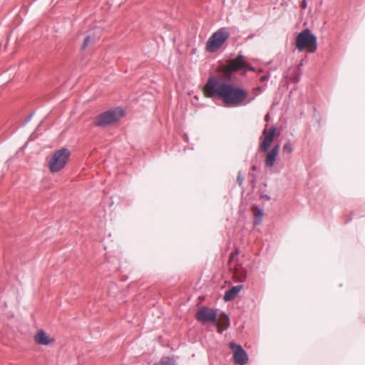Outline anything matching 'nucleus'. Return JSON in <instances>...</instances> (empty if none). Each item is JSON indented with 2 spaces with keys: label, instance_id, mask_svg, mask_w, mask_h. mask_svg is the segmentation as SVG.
<instances>
[{
  "label": "nucleus",
  "instance_id": "9",
  "mask_svg": "<svg viewBox=\"0 0 365 365\" xmlns=\"http://www.w3.org/2000/svg\"><path fill=\"white\" fill-rule=\"evenodd\" d=\"M229 346L233 352L234 361L236 364L244 365L248 361V355L241 345L230 342Z\"/></svg>",
  "mask_w": 365,
  "mask_h": 365
},
{
  "label": "nucleus",
  "instance_id": "18",
  "mask_svg": "<svg viewBox=\"0 0 365 365\" xmlns=\"http://www.w3.org/2000/svg\"><path fill=\"white\" fill-rule=\"evenodd\" d=\"M34 112L30 113V115L26 118V119L24 120L23 124H22L23 126H24L26 124H27L31 120V119L32 118V117L34 115Z\"/></svg>",
  "mask_w": 365,
  "mask_h": 365
},
{
  "label": "nucleus",
  "instance_id": "22",
  "mask_svg": "<svg viewBox=\"0 0 365 365\" xmlns=\"http://www.w3.org/2000/svg\"><path fill=\"white\" fill-rule=\"evenodd\" d=\"M257 96V93H256L255 96H253L252 97H251V98L249 99V101H247V103H251L252 101H253L255 99V98H256V96Z\"/></svg>",
  "mask_w": 365,
  "mask_h": 365
},
{
  "label": "nucleus",
  "instance_id": "7",
  "mask_svg": "<svg viewBox=\"0 0 365 365\" xmlns=\"http://www.w3.org/2000/svg\"><path fill=\"white\" fill-rule=\"evenodd\" d=\"M225 70L228 73H232L240 70L253 71L254 68L247 63L245 58L242 54H239L236 58L228 61Z\"/></svg>",
  "mask_w": 365,
  "mask_h": 365
},
{
  "label": "nucleus",
  "instance_id": "11",
  "mask_svg": "<svg viewBox=\"0 0 365 365\" xmlns=\"http://www.w3.org/2000/svg\"><path fill=\"white\" fill-rule=\"evenodd\" d=\"M243 285L239 284L236 286H233L230 289L225 292V295L223 297V299L225 302H230L235 298V297L239 294V292L242 289Z\"/></svg>",
  "mask_w": 365,
  "mask_h": 365
},
{
  "label": "nucleus",
  "instance_id": "25",
  "mask_svg": "<svg viewBox=\"0 0 365 365\" xmlns=\"http://www.w3.org/2000/svg\"><path fill=\"white\" fill-rule=\"evenodd\" d=\"M257 91H258L259 93H261V92L262 91V87H260V86H258V87L257 88Z\"/></svg>",
  "mask_w": 365,
  "mask_h": 365
},
{
  "label": "nucleus",
  "instance_id": "14",
  "mask_svg": "<svg viewBox=\"0 0 365 365\" xmlns=\"http://www.w3.org/2000/svg\"><path fill=\"white\" fill-rule=\"evenodd\" d=\"M155 365H178L175 360L173 357H164L156 363Z\"/></svg>",
  "mask_w": 365,
  "mask_h": 365
},
{
  "label": "nucleus",
  "instance_id": "15",
  "mask_svg": "<svg viewBox=\"0 0 365 365\" xmlns=\"http://www.w3.org/2000/svg\"><path fill=\"white\" fill-rule=\"evenodd\" d=\"M282 151L284 153H287V154H291L292 153L293 148H292V144L289 141L284 143V145H283V148H282Z\"/></svg>",
  "mask_w": 365,
  "mask_h": 365
},
{
  "label": "nucleus",
  "instance_id": "3",
  "mask_svg": "<svg viewBox=\"0 0 365 365\" xmlns=\"http://www.w3.org/2000/svg\"><path fill=\"white\" fill-rule=\"evenodd\" d=\"M296 49L299 52L306 50L308 53H313L317 48V38L309 29H305L296 37Z\"/></svg>",
  "mask_w": 365,
  "mask_h": 365
},
{
  "label": "nucleus",
  "instance_id": "23",
  "mask_svg": "<svg viewBox=\"0 0 365 365\" xmlns=\"http://www.w3.org/2000/svg\"><path fill=\"white\" fill-rule=\"evenodd\" d=\"M269 119H270V115H269V113L266 114V115H265V116H264V120H265L266 122H268V121L269 120Z\"/></svg>",
  "mask_w": 365,
  "mask_h": 365
},
{
  "label": "nucleus",
  "instance_id": "13",
  "mask_svg": "<svg viewBox=\"0 0 365 365\" xmlns=\"http://www.w3.org/2000/svg\"><path fill=\"white\" fill-rule=\"evenodd\" d=\"M255 212V225H259L262 222L263 217V210L259 208L258 206H255L253 207Z\"/></svg>",
  "mask_w": 365,
  "mask_h": 365
},
{
  "label": "nucleus",
  "instance_id": "8",
  "mask_svg": "<svg viewBox=\"0 0 365 365\" xmlns=\"http://www.w3.org/2000/svg\"><path fill=\"white\" fill-rule=\"evenodd\" d=\"M195 319L202 324L208 322L217 324V312L208 307H201L195 314Z\"/></svg>",
  "mask_w": 365,
  "mask_h": 365
},
{
  "label": "nucleus",
  "instance_id": "10",
  "mask_svg": "<svg viewBox=\"0 0 365 365\" xmlns=\"http://www.w3.org/2000/svg\"><path fill=\"white\" fill-rule=\"evenodd\" d=\"M35 342L38 345L47 346L54 342L55 339L50 337L43 329L37 331L34 336Z\"/></svg>",
  "mask_w": 365,
  "mask_h": 365
},
{
  "label": "nucleus",
  "instance_id": "19",
  "mask_svg": "<svg viewBox=\"0 0 365 365\" xmlns=\"http://www.w3.org/2000/svg\"><path fill=\"white\" fill-rule=\"evenodd\" d=\"M239 249L236 248L234 252H232L230 255V260H232L235 255L239 254Z\"/></svg>",
  "mask_w": 365,
  "mask_h": 365
},
{
  "label": "nucleus",
  "instance_id": "1",
  "mask_svg": "<svg viewBox=\"0 0 365 365\" xmlns=\"http://www.w3.org/2000/svg\"><path fill=\"white\" fill-rule=\"evenodd\" d=\"M206 97L220 99L228 106H241L248 96L246 90L226 82L222 78L212 76L203 87Z\"/></svg>",
  "mask_w": 365,
  "mask_h": 365
},
{
  "label": "nucleus",
  "instance_id": "21",
  "mask_svg": "<svg viewBox=\"0 0 365 365\" xmlns=\"http://www.w3.org/2000/svg\"><path fill=\"white\" fill-rule=\"evenodd\" d=\"M268 78L269 77L267 76H262L260 77V81L263 82L267 81Z\"/></svg>",
  "mask_w": 365,
  "mask_h": 365
},
{
  "label": "nucleus",
  "instance_id": "5",
  "mask_svg": "<svg viewBox=\"0 0 365 365\" xmlns=\"http://www.w3.org/2000/svg\"><path fill=\"white\" fill-rule=\"evenodd\" d=\"M230 37L226 28H220L209 38L206 43L207 50L215 52L219 49Z\"/></svg>",
  "mask_w": 365,
  "mask_h": 365
},
{
  "label": "nucleus",
  "instance_id": "27",
  "mask_svg": "<svg viewBox=\"0 0 365 365\" xmlns=\"http://www.w3.org/2000/svg\"><path fill=\"white\" fill-rule=\"evenodd\" d=\"M252 170H256V166H255V165H253V166L252 167Z\"/></svg>",
  "mask_w": 365,
  "mask_h": 365
},
{
  "label": "nucleus",
  "instance_id": "12",
  "mask_svg": "<svg viewBox=\"0 0 365 365\" xmlns=\"http://www.w3.org/2000/svg\"><path fill=\"white\" fill-rule=\"evenodd\" d=\"M234 274L242 282H245L247 278V271L242 267L236 268Z\"/></svg>",
  "mask_w": 365,
  "mask_h": 365
},
{
  "label": "nucleus",
  "instance_id": "26",
  "mask_svg": "<svg viewBox=\"0 0 365 365\" xmlns=\"http://www.w3.org/2000/svg\"><path fill=\"white\" fill-rule=\"evenodd\" d=\"M294 81V82H298L299 81V78L295 77Z\"/></svg>",
  "mask_w": 365,
  "mask_h": 365
},
{
  "label": "nucleus",
  "instance_id": "20",
  "mask_svg": "<svg viewBox=\"0 0 365 365\" xmlns=\"http://www.w3.org/2000/svg\"><path fill=\"white\" fill-rule=\"evenodd\" d=\"M222 315L225 317V319L226 320V322H227V324H226V327H225V329H227L229 327V325H230V319H229L228 316L226 314L222 313Z\"/></svg>",
  "mask_w": 365,
  "mask_h": 365
},
{
  "label": "nucleus",
  "instance_id": "24",
  "mask_svg": "<svg viewBox=\"0 0 365 365\" xmlns=\"http://www.w3.org/2000/svg\"><path fill=\"white\" fill-rule=\"evenodd\" d=\"M302 6L303 9H305L307 7V2L306 0H303L302 2Z\"/></svg>",
  "mask_w": 365,
  "mask_h": 365
},
{
  "label": "nucleus",
  "instance_id": "6",
  "mask_svg": "<svg viewBox=\"0 0 365 365\" xmlns=\"http://www.w3.org/2000/svg\"><path fill=\"white\" fill-rule=\"evenodd\" d=\"M122 109L108 110L100 113L94 121V125L96 127H106L118 120L119 116L123 115Z\"/></svg>",
  "mask_w": 365,
  "mask_h": 365
},
{
  "label": "nucleus",
  "instance_id": "2",
  "mask_svg": "<svg viewBox=\"0 0 365 365\" xmlns=\"http://www.w3.org/2000/svg\"><path fill=\"white\" fill-rule=\"evenodd\" d=\"M267 127V125L265 126L262 131V135L261 137V142L259 144V150L262 152H267L264 160V165L266 167L271 168L274 166L276 161L280 149V144H275L272 148L268 151L273 142L276 128L274 126H272L268 129Z\"/></svg>",
  "mask_w": 365,
  "mask_h": 365
},
{
  "label": "nucleus",
  "instance_id": "4",
  "mask_svg": "<svg viewBox=\"0 0 365 365\" xmlns=\"http://www.w3.org/2000/svg\"><path fill=\"white\" fill-rule=\"evenodd\" d=\"M70 151L68 148H63L56 150L48 160V167L51 173H57L61 170L66 165Z\"/></svg>",
  "mask_w": 365,
  "mask_h": 365
},
{
  "label": "nucleus",
  "instance_id": "16",
  "mask_svg": "<svg viewBox=\"0 0 365 365\" xmlns=\"http://www.w3.org/2000/svg\"><path fill=\"white\" fill-rule=\"evenodd\" d=\"M94 43V41L91 39V36H87L84 38V41H83V44L81 46V50H84L88 46V45H89L90 43Z\"/></svg>",
  "mask_w": 365,
  "mask_h": 365
},
{
  "label": "nucleus",
  "instance_id": "17",
  "mask_svg": "<svg viewBox=\"0 0 365 365\" xmlns=\"http://www.w3.org/2000/svg\"><path fill=\"white\" fill-rule=\"evenodd\" d=\"M243 181H244V178L242 176V173L241 171H239L238 172V175H237V182L238 183V185L240 186H242V184H243Z\"/></svg>",
  "mask_w": 365,
  "mask_h": 365
}]
</instances>
